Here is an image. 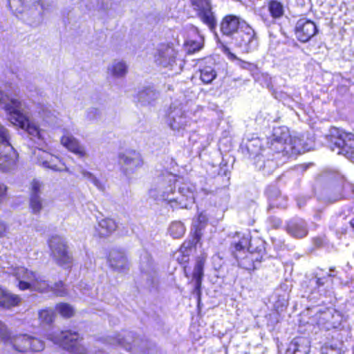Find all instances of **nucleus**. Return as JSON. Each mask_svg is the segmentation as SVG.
I'll list each match as a JSON object with an SVG mask.
<instances>
[{"instance_id":"nucleus-16","label":"nucleus","mask_w":354,"mask_h":354,"mask_svg":"<svg viewBox=\"0 0 354 354\" xmlns=\"http://www.w3.org/2000/svg\"><path fill=\"white\" fill-rule=\"evenodd\" d=\"M194 10L201 20L211 28L215 25V18L212 12L209 0H189Z\"/></svg>"},{"instance_id":"nucleus-26","label":"nucleus","mask_w":354,"mask_h":354,"mask_svg":"<svg viewBox=\"0 0 354 354\" xmlns=\"http://www.w3.org/2000/svg\"><path fill=\"white\" fill-rule=\"evenodd\" d=\"M309 352L310 342L304 337L294 338L287 349V354H308Z\"/></svg>"},{"instance_id":"nucleus-32","label":"nucleus","mask_w":354,"mask_h":354,"mask_svg":"<svg viewBox=\"0 0 354 354\" xmlns=\"http://www.w3.org/2000/svg\"><path fill=\"white\" fill-rule=\"evenodd\" d=\"M268 10L273 18L278 19L283 16L284 12L283 6L277 1H271L268 3Z\"/></svg>"},{"instance_id":"nucleus-58","label":"nucleus","mask_w":354,"mask_h":354,"mask_svg":"<svg viewBox=\"0 0 354 354\" xmlns=\"http://www.w3.org/2000/svg\"><path fill=\"white\" fill-rule=\"evenodd\" d=\"M22 3H24L26 0H19Z\"/></svg>"},{"instance_id":"nucleus-17","label":"nucleus","mask_w":354,"mask_h":354,"mask_svg":"<svg viewBox=\"0 0 354 354\" xmlns=\"http://www.w3.org/2000/svg\"><path fill=\"white\" fill-rule=\"evenodd\" d=\"M236 40L237 45L246 50L257 45L255 32L245 21H243L241 29L237 32Z\"/></svg>"},{"instance_id":"nucleus-33","label":"nucleus","mask_w":354,"mask_h":354,"mask_svg":"<svg viewBox=\"0 0 354 354\" xmlns=\"http://www.w3.org/2000/svg\"><path fill=\"white\" fill-rule=\"evenodd\" d=\"M44 201L40 196L30 195V207L33 214H39L44 207Z\"/></svg>"},{"instance_id":"nucleus-12","label":"nucleus","mask_w":354,"mask_h":354,"mask_svg":"<svg viewBox=\"0 0 354 354\" xmlns=\"http://www.w3.org/2000/svg\"><path fill=\"white\" fill-rule=\"evenodd\" d=\"M19 154L10 143L0 144V170L10 171L17 166Z\"/></svg>"},{"instance_id":"nucleus-57","label":"nucleus","mask_w":354,"mask_h":354,"mask_svg":"<svg viewBox=\"0 0 354 354\" xmlns=\"http://www.w3.org/2000/svg\"><path fill=\"white\" fill-rule=\"evenodd\" d=\"M202 192H203L205 195L208 194V193H209V192L205 189H203Z\"/></svg>"},{"instance_id":"nucleus-39","label":"nucleus","mask_w":354,"mask_h":354,"mask_svg":"<svg viewBox=\"0 0 354 354\" xmlns=\"http://www.w3.org/2000/svg\"><path fill=\"white\" fill-rule=\"evenodd\" d=\"M321 351L322 354H342V348L337 344H326Z\"/></svg>"},{"instance_id":"nucleus-51","label":"nucleus","mask_w":354,"mask_h":354,"mask_svg":"<svg viewBox=\"0 0 354 354\" xmlns=\"http://www.w3.org/2000/svg\"><path fill=\"white\" fill-rule=\"evenodd\" d=\"M342 198V195L341 194V193H337L333 196H328L327 200L330 203H333L335 201L339 200Z\"/></svg>"},{"instance_id":"nucleus-53","label":"nucleus","mask_w":354,"mask_h":354,"mask_svg":"<svg viewBox=\"0 0 354 354\" xmlns=\"http://www.w3.org/2000/svg\"><path fill=\"white\" fill-rule=\"evenodd\" d=\"M239 265L241 266H242L243 268L247 269V270H251V269H254V266H253V264H250V265H247L246 264V262L244 259L241 260L240 262H239Z\"/></svg>"},{"instance_id":"nucleus-25","label":"nucleus","mask_w":354,"mask_h":354,"mask_svg":"<svg viewBox=\"0 0 354 354\" xmlns=\"http://www.w3.org/2000/svg\"><path fill=\"white\" fill-rule=\"evenodd\" d=\"M159 93L152 87H146L138 91L137 104L141 106L152 105L158 98Z\"/></svg>"},{"instance_id":"nucleus-2","label":"nucleus","mask_w":354,"mask_h":354,"mask_svg":"<svg viewBox=\"0 0 354 354\" xmlns=\"http://www.w3.org/2000/svg\"><path fill=\"white\" fill-rule=\"evenodd\" d=\"M176 176L169 172L159 176L156 187L150 190L151 196L167 202L173 209L191 207L195 202V186L190 183H182L176 191Z\"/></svg>"},{"instance_id":"nucleus-18","label":"nucleus","mask_w":354,"mask_h":354,"mask_svg":"<svg viewBox=\"0 0 354 354\" xmlns=\"http://www.w3.org/2000/svg\"><path fill=\"white\" fill-rule=\"evenodd\" d=\"M185 111L180 106L171 105L168 114V123L174 131L184 129L188 124Z\"/></svg>"},{"instance_id":"nucleus-56","label":"nucleus","mask_w":354,"mask_h":354,"mask_svg":"<svg viewBox=\"0 0 354 354\" xmlns=\"http://www.w3.org/2000/svg\"><path fill=\"white\" fill-rule=\"evenodd\" d=\"M335 270L333 268H330V272L327 274L328 277H335V274H334Z\"/></svg>"},{"instance_id":"nucleus-48","label":"nucleus","mask_w":354,"mask_h":354,"mask_svg":"<svg viewBox=\"0 0 354 354\" xmlns=\"http://www.w3.org/2000/svg\"><path fill=\"white\" fill-rule=\"evenodd\" d=\"M8 333L6 325L0 321V339L4 341Z\"/></svg>"},{"instance_id":"nucleus-14","label":"nucleus","mask_w":354,"mask_h":354,"mask_svg":"<svg viewBox=\"0 0 354 354\" xmlns=\"http://www.w3.org/2000/svg\"><path fill=\"white\" fill-rule=\"evenodd\" d=\"M234 245L235 248V251L234 252V257L236 259L241 258L236 252L244 250L248 245V250L250 252V255L247 256L246 259H250L252 261L254 259L253 253L261 254L264 250L263 242L259 239H254L248 241L247 238L243 237L239 242L234 243Z\"/></svg>"},{"instance_id":"nucleus-8","label":"nucleus","mask_w":354,"mask_h":354,"mask_svg":"<svg viewBox=\"0 0 354 354\" xmlns=\"http://www.w3.org/2000/svg\"><path fill=\"white\" fill-rule=\"evenodd\" d=\"M107 342L110 344L119 345L127 351L141 352L148 354L146 351L148 342L145 340L136 338L131 332L125 333L123 335L118 334L109 336Z\"/></svg>"},{"instance_id":"nucleus-27","label":"nucleus","mask_w":354,"mask_h":354,"mask_svg":"<svg viewBox=\"0 0 354 354\" xmlns=\"http://www.w3.org/2000/svg\"><path fill=\"white\" fill-rule=\"evenodd\" d=\"M198 241L199 238L196 235L192 240L183 243L179 250L175 254L176 259L179 263L185 264L188 262L190 251Z\"/></svg>"},{"instance_id":"nucleus-21","label":"nucleus","mask_w":354,"mask_h":354,"mask_svg":"<svg viewBox=\"0 0 354 354\" xmlns=\"http://www.w3.org/2000/svg\"><path fill=\"white\" fill-rule=\"evenodd\" d=\"M109 266L115 271L124 272L129 269V264L124 253L118 250H112L109 254Z\"/></svg>"},{"instance_id":"nucleus-1","label":"nucleus","mask_w":354,"mask_h":354,"mask_svg":"<svg viewBox=\"0 0 354 354\" xmlns=\"http://www.w3.org/2000/svg\"><path fill=\"white\" fill-rule=\"evenodd\" d=\"M247 149L250 156L254 159L256 167L268 175L278 165L277 161L270 159V156L279 159L281 156L299 154L310 150L300 137H291L286 127L274 128L266 147L261 149L260 140L256 138L249 142Z\"/></svg>"},{"instance_id":"nucleus-4","label":"nucleus","mask_w":354,"mask_h":354,"mask_svg":"<svg viewBox=\"0 0 354 354\" xmlns=\"http://www.w3.org/2000/svg\"><path fill=\"white\" fill-rule=\"evenodd\" d=\"M326 138L332 151L354 161V135L353 133L332 127Z\"/></svg>"},{"instance_id":"nucleus-35","label":"nucleus","mask_w":354,"mask_h":354,"mask_svg":"<svg viewBox=\"0 0 354 354\" xmlns=\"http://www.w3.org/2000/svg\"><path fill=\"white\" fill-rule=\"evenodd\" d=\"M185 48L188 53H194L201 50L203 46V39L200 37L198 40H187L185 44Z\"/></svg>"},{"instance_id":"nucleus-31","label":"nucleus","mask_w":354,"mask_h":354,"mask_svg":"<svg viewBox=\"0 0 354 354\" xmlns=\"http://www.w3.org/2000/svg\"><path fill=\"white\" fill-rule=\"evenodd\" d=\"M168 232L173 238L178 239L184 235L185 227L180 221H174L170 224Z\"/></svg>"},{"instance_id":"nucleus-45","label":"nucleus","mask_w":354,"mask_h":354,"mask_svg":"<svg viewBox=\"0 0 354 354\" xmlns=\"http://www.w3.org/2000/svg\"><path fill=\"white\" fill-rule=\"evenodd\" d=\"M43 11H48L54 6L53 0H39L37 2Z\"/></svg>"},{"instance_id":"nucleus-47","label":"nucleus","mask_w":354,"mask_h":354,"mask_svg":"<svg viewBox=\"0 0 354 354\" xmlns=\"http://www.w3.org/2000/svg\"><path fill=\"white\" fill-rule=\"evenodd\" d=\"M343 189L346 192L347 196H351L354 194V185L346 183L344 185Z\"/></svg>"},{"instance_id":"nucleus-42","label":"nucleus","mask_w":354,"mask_h":354,"mask_svg":"<svg viewBox=\"0 0 354 354\" xmlns=\"http://www.w3.org/2000/svg\"><path fill=\"white\" fill-rule=\"evenodd\" d=\"M44 185L37 180H33L31 183L30 195L40 196L42 193Z\"/></svg>"},{"instance_id":"nucleus-34","label":"nucleus","mask_w":354,"mask_h":354,"mask_svg":"<svg viewBox=\"0 0 354 354\" xmlns=\"http://www.w3.org/2000/svg\"><path fill=\"white\" fill-rule=\"evenodd\" d=\"M216 77V73L211 66H205L201 70V79L205 84L211 83Z\"/></svg>"},{"instance_id":"nucleus-50","label":"nucleus","mask_w":354,"mask_h":354,"mask_svg":"<svg viewBox=\"0 0 354 354\" xmlns=\"http://www.w3.org/2000/svg\"><path fill=\"white\" fill-rule=\"evenodd\" d=\"M7 187L1 182H0V203L6 196Z\"/></svg>"},{"instance_id":"nucleus-44","label":"nucleus","mask_w":354,"mask_h":354,"mask_svg":"<svg viewBox=\"0 0 354 354\" xmlns=\"http://www.w3.org/2000/svg\"><path fill=\"white\" fill-rule=\"evenodd\" d=\"M100 115V111L98 109L91 107L86 111V118L88 120H94L98 118Z\"/></svg>"},{"instance_id":"nucleus-3","label":"nucleus","mask_w":354,"mask_h":354,"mask_svg":"<svg viewBox=\"0 0 354 354\" xmlns=\"http://www.w3.org/2000/svg\"><path fill=\"white\" fill-rule=\"evenodd\" d=\"M0 104L8 113L12 124L25 130L30 136L41 138L39 126L30 119L28 106L25 102L17 98L10 97L0 90Z\"/></svg>"},{"instance_id":"nucleus-52","label":"nucleus","mask_w":354,"mask_h":354,"mask_svg":"<svg viewBox=\"0 0 354 354\" xmlns=\"http://www.w3.org/2000/svg\"><path fill=\"white\" fill-rule=\"evenodd\" d=\"M7 227L6 224L0 221V238L4 236L6 234Z\"/></svg>"},{"instance_id":"nucleus-49","label":"nucleus","mask_w":354,"mask_h":354,"mask_svg":"<svg viewBox=\"0 0 354 354\" xmlns=\"http://www.w3.org/2000/svg\"><path fill=\"white\" fill-rule=\"evenodd\" d=\"M153 270V263L151 261H149L147 265L145 266L144 263L141 264V270L142 272H145L147 274H150Z\"/></svg>"},{"instance_id":"nucleus-40","label":"nucleus","mask_w":354,"mask_h":354,"mask_svg":"<svg viewBox=\"0 0 354 354\" xmlns=\"http://www.w3.org/2000/svg\"><path fill=\"white\" fill-rule=\"evenodd\" d=\"M39 318L44 323L50 324L53 321L54 312L52 309L42 310L39 313Z\"/></svg>"},{"instance_id":"nucleus-19","label":"nucleus","mask_w":354,"mask_h":354,"mask_svg":"<svg viewBox=\"0 0 354 354\" xmlns=\"http://www.w3.org/2000/svg\"><path fill=\"white\" fill-rule=\"evenodd\" d=\"M61 143L79 158H87L88 154L82 145L71 133L66 131L61 138Z\"/></svg>"},{"instance_id":"nucleus-13","label":"nucleus","mask_w":354,"mask_h":354,"mask_svg":"<svg viewBox=\"0 0 354 354\" xmlns=\"http://www.w3.org/2000/svg\"><path fill=\"white\" fill-rule=\"evenodd\" d=\"M118 158L119 162L126 174L133 173L144 164L140 153L135 150H127L120 153Z\"/></svg>"},{"instance_id":"nucleus-6","label":"nucleus","mask_w":354,"mask_h":354,"mask_svg":"<svg viewBox=\"0 0 354 354\" xmlns=\"http://www.w3.org/2000/svg\"><path fill=\"white\" fill-rule=\"evenodd\" d=\"M13 274L19 280V288L21 290H31L40 292L50 291L51 286L43 278L36 273L28 271L24 267H17L14 270Z\"/></svg>"},{"instance_id":"nucleus-29","label":"nucleus","mask_w":354,"mask_h":354,"mask_svg":"<svg viewBox=\"0 0 354 354\" xmlns=\"http://www.w3.org/2000/svg\"><path fill=\"white\" fill-rule=\"evenodd\" d=\"M21 298L15 295H12L0 287V307L10 308L19 305Z\"/></svg>"},{"instance_id":"nucleus-30","label":"nucleus","mask_w":354,"mask_h":354,"mask_svg":"<svg viewBox=\"0 0 354 354\" xmlns=\"http://www.w3.org/2000/svg\"><path fill=\"white\" fill-rule=\"evenodd\" d=\"M204 260L202 258L196 260L194 271L193 279L195 280V291L199 294L201 287V280L203 277Z\"/></svg>"},{"instance_id":"nucleus-7","label":"nucleus","mask_w":354,"mask_h":354,"mask_svg":"<svg viewBox=\"0 0 354 354\" xmlns=\"http://www.w3.org/2000/svg\"><path fill=\"white\" fill-rule=\"evenodd\" d=\"M48 339L55 344H61L63 348L73 354H86V348L81 343L82 339L76 332L71 330L53 333Z\"/></svg>"},{"instance_id":"nucleus-54","label":"nucleus","mask_w":354,"mask_h":354,"mask_svg":"<svg viewBox=\"0 0 354 354\" xmlns=\"http://www.w3.org/2000/svg\"><path fill=\"white\" fill-rule=\"evenodd\" d=\"M318 275H319V274L317 273V274H316V278H317L316 283H317V284L318 286H323L324 284V283H325L324 282L325 277H317Z\"/></svg>"},{"instance_id":"nucleus-22","label":"nucleus","mask_w":354,"mask_h":354,"mask_svg":"<svg viewBox=\"0 0 354 354\" xmlns=\"http://www.w3.org/2000/svg\"><path fill=\"white\" fill-rule=\"evenodd\" d=\"M129 73V65L123 59H114L107 66L106 73L113 79H124Z\"/></svg>"},{"instance_id":"nucleus-38","label":"nucleus","mask_w":354,"mask_h":354,"mask_svg":"<svg viewBox=\"0 0 354 354\" xmlns=\"http://www.w3.org/2000/svg\"><path fill=\"white\" fill-rule=\"evenodd\" d=\"M56 309L63 317H70L74 313L73 307L65 303H60L57 304Z\"/></svg>"},{"instance_id":"nucleus-9","label":"nucleus","mask_w":354,"mask_h":354,"mask_svg":"<svg viewBox=\"0 0 354 354\" xmlns=\"http://www.w3.org/2000/svg\"><path fill=\"white\" fill-rule=\"evenodd\" d=\"M48 244L52 257L55 262L62 266H71L72 257L68 252L65 239L60 236L55 235L51 236Z\"/></svg>"},{"instance_id":"nucleus-43","label":"nucleus","mask_w":354,"mask_h":354,"mask_svg":"<svg viewBox=\"0 0 354 354\" xmlns=\"http://www.w3.org/2000/svg\"><path fill=\"white\" fill-rule=\"evenodd\" d=\"M10 136L8 130L0 124V144L9 143Z\"/></svg>"},{"instance_id":"nucleus-55","label":"nucleus","mask_w":354,"mask_h":354,"mask_svg":"<svg viewBox=\"0 0 354 354\" xmlns=\"http://www.w3.org/2000/svg\"><path fill=\"white\" fill-rule=\"evenodd\" d=\"M198 221L200 223H205L207 221V217L205 214H203V213H201L199 215H198Z\"/></svg>"},{"instance_id":"nucleus-24","label":"nucleus","mask_w":354,"mask_h":354,"mask_svg":"<svg viewBox=\"0 0 354 354\" xmlns=\"http://www.w3.org/2000/svg\"><path fill=\"white\" fill-rule=\"evenodd\" d=\"M243 21L235 15L225 16L221 23V30L225 35H232L241 29Z\"/></svg>"},{"instance_id":"nucleus-23","label":"nucleus","mask_w":354,"mask_h":354,"mask_svg":"<svg viewBox=\"0 0 354 354\" xmlns=\"http://www.w3.org/2000/svg\"><path fill=\"white\" fill-rule=\"evenodd\" d=\"M286 231L290 236L298 239L306 236L308 232L306 223L301 218L289 221L286 225Z\"/></svg>"},{"instance_id":"nucleus-28","label":"nucleus","mask_w":354,"mask_h":354,"mask_svg":"<svg viewBox=\"0 0 354 354\" xmlns=\"http://www.w3.org/2000/svg\"><path fill=\"white\" fill-rule=\"evenodd\" d=\"M118 227L117 223L113 219L104 218L98 222L95 230L100 236H107L113 232Z\"/></svg>"},{"instance_id":"nucleus-15","label":"nucleus","mask_w":354,"mask_h":354,"mask_svg":"<svg viewBox=\"0 0 354 354\" xmlns=\"http://www.w3.org/2000/svg\"><path fill=\"white\" fill-rule=\"evenodd\" d=\"M317 32V26L313 21L306 18H301L297 21L295 26V34L300 41H308Z\"/></svg>"},{"instance_id":"nucleus-5","label":"nucleus","mask_w":354,"mask_h":354,"mask_svg":"<svg viewBox=\"0 0 354 354\" xmlns=\"http://www.w3.org/2000/svg\"><path fill=\"white\" fill-rule=\"evenodd\" d=\"M8 351L26 353L28 351L39 352L45 347L44 342L27 334H10L3 341Z\"/></svg>"},{"instance_id":"nucleus-37","label":"nucleus","mask_w":354,"mask_h":354,"mask_svg":"<svg viewBox=\"0 0 354 354\" xmlns=\"http://www.w3.org/2000/svg\"><path fill=\"white\" fill-rule=\"evenodd\" d=\"M274 196H272L271 194H269L268 197L270 202V207H285L286 205L284 203L278 201H285V199L280 196V193L277 189L274 190Z\"/></svg>"},{"instance_id":"nucleus-10","label":"nucleus","mask_w":354,"mask_h":354,"mask_svg":"<svg viewBox=\"0 0 354 354\" xmlns=\"http://www.w3.org/2000/svg\"><path fill=\"white\" fill-rule=\"evenodd\" d=\"M177 51L169 44H161L153 55L154 62L160 67L174 69L176 65Z\"/></svg>"},{"instance_id":"nucleus-11","label":"nucleus","mask_w":354,"mask_h":354,"mask_svg":"<svg viewBox=\"0 0 354 354\" xmlns=\"http://www.w3.org/2000/svg\"><path fill=\"white\" fill-rule=\"evenodd\" d=\"M35 154L38 164L43 167L55 171H68L65 163L58 156L41 149H38Z\"/></svg>"},{"instance_id":"nucleus-20","label":"nucleus","mask_w":354,"mask_h":354,"mask_svg":"<svg viewBox=\"0 0 354 354\" xmlns=\"http://www.w3.org/2000/svg\"><path fill=\"white\" fill-rule=\"evenodd\" d=\"M341 322V315L333 309H327L321 313L317 318V323L327 330L337 328Z\"/></svg>"},{"instance_id":"nucleus-46","label":"nucleus","mask_w":354,"mask_h":354,"mask_svg":"<svg viewBox=\"0 0 354 354\" xmlns=\"http://www.w3.org/2000/svg\"><path fill=\"white\" fill-rule=\"evenodd\" d=\"M97 1L96 9L107 10L109 8L110 0H97Z\"/></svg>"},{"instance_id":"nucleus-41","label":"nucleus","mask_w":354,"mask_h":354,"mask_svg":"<svg viewBox=\"0 0 354 354\" xmlns=\"http://www.w3.org/2000/svg\"><path fill=\"white\" fill-rule=\"evenodd\" d=\"M50 291L53 292V293L58 297L66 296L68 293L62 281L55 283L53 286H51Z\"/></svg>"},{"instance_id":"nucleus-36","label":"nucleus","mask_w":354,"mask_h":354,"mask_svg":"<svg viewBox=\"0 0 354 354\" xmlns=\"http://www.w3.org/2000/svg\"><path fill=\"white\" fill-rule=\"evenodd\" d=\"M81 174L85 180L90 181L94 186L100 190H104V187L100 180L91 172L82 169Z\"/></svg>"}]
</instances>
